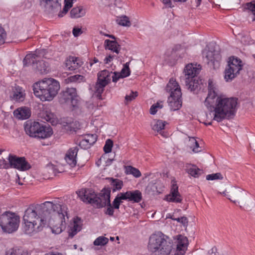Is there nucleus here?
<instances>
[{
    "instance_id": "46",
    "label": "nucleus",
    "mask_w": 255,
    "mask_h": 255,
    "mask_svg": "<svg viewBox=\"0 0 255 255\" xmlns=\"http://www.w3.org/2000/svg\"><path fill=\"white\" fill-rule=\"evenodd\" d=\"M206 178L207 180H222L223 177L220 173H216L207 175Z\"/></svg>"
},
{
    "instance_id": "26",
    "label": "nucleus",
    "mask_w": 255,
    "mask_h": 255,
    "mask_svg": "<svg viewBox=\"0 0 255 255\" xmlns=\"http://www.w3.org/2000/svg\"><path fill=\"white\" fill-rule=\"evenodd\" d=\"M10 99L12 101L21 102L24 99V94L22 92V88L19 86L12 87Z\"/></svg>"
},
{
    "instance_id": "50",
    "label": "nucleus",
    "mask_w": 255,
    "mask_h": 255,
    "mask_svg": "<svg viewBox=\"0 0 255 255\" xmlns=\"http://www.w3.org/2000/svg\"><path fill=\"white\" fill-rule=\"evenodd\" d=\"M173 220H175L177 221L179 223H181L184 226H187L188 225V219L186 217H181L180 218H174L173 217H170Z\"/></svg>"
},
{
    "instance_id": "37",
    "label": "nucleus",
    "mask_w": 255,
    "mask_h": 255,
    "mask_svg": "<svg viewBox=\"0 0 255 255\" xmlns=\"http://www.w3.org/2000/svg\"><path fill=\"white\" fill-rule=\"evenodd\" d=\"M107 85L97 80L95 86V94L99 99H102V94Z\"/></svg>"
},
{
    "instance_id": "3",
    "label": "nucleus",
    "mask_w": 255,
    "mask_h": 255,
    "mask_svg": "<svg viewBox=\"0 0 255 255\" xmlns=\"http://www.w3.org/2000/svg\"><path fill=\"white\" fill-rule=\"evenodd\" d=\"M60 86L58 81L52 78H44L33 85L34 94L43 101H51L57 94Z\"/></svg>"
},
{
    "instance_id": "2",
    "label": "nucleus",
    "mask_w": 255,
    "mask_h": 255,
    "mask_svg": "<svg viewBox=\"0 0 255 255\" xmlns=\"http://www.w3.org/2000/svg\"><path fill=\"white\" fill-rule=\"evenodd\" d=\"M207 108L214 112V120L220 122L226 118L233 115L235 112L237 99L223 98L218 96V89L213 81H208V94L204 102Z\"/></svg>"
},
{
    "instance_id": "55",
    "label": "nucleus",
    "mask_w": 255,
    "mask_h": 255,
    "mask_svg": "<svg viewBox=\"0 0 255 255\" xmlns=\"http://www.w3.org/2000/svg\"><path fill=\"white\" fill-rule=\"evenodd\" d=\"M82 33L81 28L74 27L73 29V34L75 37H77Z\"/></svg>"
},
{
    "instance_id": "28",
    "label": "nucleus",
    "mask_w": 255,
    "mask_h": 255,
    "mask_svg": "<svg viewBox=\"0 0 255 255\" xmlns=\"http://www.w3.org/2000/svg\"><path fill=\"white\" fill-rule=\"evenodd\" d=\"M185 167L186 172L195 178H198L203 173V171L195 165L187 164Z\"/></svg>"
},
{
    "instance_id": "60",
    "label": "nucleus",
    "mask_w": 255,
    "mask_h": 255,
    "mask_svg": "<svg viewBox=\"0 0 255 255\" xmlns=\"http://www.w3.org/2000/svg\"><path fill=\"white\" fill-rule=\"evenodd\" d=\"M52 115H47L46 117L45 118V119L47 122L52 123L53 122V120L52 118Z\"/></svg>"
},
{
    "instance_id": "16",
    "label": "nucleus",
    "mask_w": 255,
    "mask_h": 255,
    "mask_svg": "<svg viewBox=\"0 0 255 255\" xmlns=\"http://www.w3.org/2000/svg\"><path fill=\"white\" fill-rule=\"evenodd\" d=\"M40 2L49 13L57 12L61 9V5L59 0H40Z\"/></svg>"
},
{
    "instance_id": "62",
    "label": "nucleus",
    "mask_w": 255,
    "mask_h": 255,
    "mask_svg": "<svg viewBox=\"0 0 255 255\" xmlns=\"http://www.w3.org/2000/svg\"><path fill=\"white\" fill-rule=\"evenodd\" d=\"M121 0H115V5L120 7L121 6Z\"/></svg>"
},
{
    "instance_id": "18",
    "label": "nucleus",
    "mask_w": 255,
    "mask_h": 255,
    "mask_svg": "<svg viewBox=\"0 0 255 255\" xmlns=\"http://www.w3.org/2000/svg\"><path fill=\"white\" fill-rule=\"evenodd\" d=\"M76 97V89L74 88H68L61 93V101L62 103L70 102L73 104V101Z\"/></svg>"
},
{
    "instance_id": "11",
    "label": "nucleus",
    "mask_w": 255,
    "mask_h": 255,
    "mask_svg": "<svg viewBox=\"0 0 255 255\" xmlns=\"http://www.w3.org/2000/svg\"><path fill=\"white\" fill-rule=\"evenodd\" d=\"M188 246V240L187 237L181 235L177 236L175 242V246L172 242V249L170 255H185Z\"/></svg>"
},
{
    "instance_id": "58",
    "label": "nucleus",
    "mask_w": 255,
    "mask_h": 255,
    "mask_svg": "<svg viewBox=\"0 0 255 255\" xmlns=\"http://www.w3.org/2000/svg\"><path fill=\"white\" fill-rule=\"evenodd\" d=\"M114 56H112L111 55H109L108 57H106L105 59V62L106 63H109L113 59Z\"/></svg>"
},
{
    "instance_id": "30",
    "label": "nucleus",
    "mask_w": 255,
    "mask_h": 255,
    "mask_svg": "<svg viewBox=\"0 0 255 255\" xmlns=\"http://www.w3.org/2000/svg\"><path fill=\"white\" fill-rule=\"evenodd\" d=\"M104 45L106 49L110 50L117 54L119 53L121 46L116 40L106 39L105 41Z\"/></svg>"
},
{
    "instance_id": "39",
    "label": "nucleus",
    "mask_w": 255,
    "mask_h": 255,
    "mask_svg": "<svg viewBox=\"0 0 255 255\" xmlns=\"http://www.w3.org/2000/svg\"><path fill=\"white\" fill-rule=\"evenodd\" d=\"M126 168V173L127 174H132L135 177L138 178L141 176V174L140 171L131 166H127L125 167Z\"/></svg>"
},
{
    "instance_id": "61",
    "label": "nucleus",
    "mask_w": 255,
    "mask_h": 255,
    "mask_svg": "<svg viewBox=\"0 0 255 255\" xmlns=\"http://www.w3.org/2000/svg\"><path fill=\"white\" fill-rule=\"evenodd\" d=\"M49 255H63L62 253L57 252H49Z\"/></svg>"
},
{
    "instance_id": "1",
    "label": "nucleus",
    "mask_w": 255,
    "mask_h": 255,
    "mask_svg": "<svg viewBox=\"0 0 255 255\" xmlns=\"http://www.w3.org/2000/svg\"><path fill=\"white\" fill-rule=\"evenodd\" d=\"M68 219L67 208L55 201H46L30 205L24 212L23 221L44 223L50 226L52 232L59 234L65 228V217Z\"/></svg>"
},
{
    "instance_id": "27",
    "label": "nucleus",
    "mask_w": 255,
    "mask_h": 255,
    "mask_svg": "<svg viewBox=\"0 0 255 255\" xmlns=\"http://www.w3.org/2000/svg\"><path fill=\"white\" fill-rule=\"evenodd\" d=\"M14 116L19 120H26L31 115V112L29 108L22 107L15 110L13 112Z\"/></svg>"
},
{
    "instance_id": "49",
    "label": "nucleus",
    "mask_w": 255,
    "mask_h": 255,
    "mask_svg": "<svg viewBox=\"0 0 255 255\" xmlns=\"http://www.w3.org/2000/svg\"><path fill=\"white\" fill-rule=\"evenodd\" d=\"M77 123L76 122H72L69 124H67L65 126V128L70 131H76V129L78 128L77 127Z\"/></svg>"
},
{
    "instance_id": "21",
    "label": "nucleus",
    "mask_w": 255,
    "mask_h": 255,
    "mask_svg": "<svg viewBox=\"0 0 255 255\" xmlns=\"http://www.w3.org/2000/svg\"><path fill=\"white\" fill-rule=\"evenodd\" d=\"M78 151V147L71 148L67 152L65 160L71 167H74L77 164L76 156Z\"/></svg>"
},
{
    "instance_id": "20",
    "label": "nucleus",
    "mask_w": 255,
    "mask_h": 255,
    "mask_svg": "<svg viewBox=\"0 0 255 255\" xmlns=\"http://www.w3.org/2000/svg\"><path fill=\"white\" fill-rule=\"evenodd\" d=\"M82 221L81 219L76 217L73 219V223H71L68 227V235L69 237L72 238L77 233L82 229Z\"/></svg>"
},
{
    "instance_id": "56",
    "label": "nucleus",
    "mask_w": 255,
    "mask_h": 255,
    "mask_svg": "<svg viewBox=\"0 0 255 255\" xmlns=\"http://www.w3.org/2000/svg\"><path fill=\"white\" fill-rule=\"evenodd\" d=\"M202 0H191V3L195 7H198L201 3Z\"/></svg>"
},
{
    "instance_id": "31",
    "label": "nucleus",
    "mask_w": 255,
    "mask_h": 255,
    "mask_svg": "<svg viewBox=\"0 0 255 255\" xmlns=\"http://www.w3.org/2000/svg\"><path fill=\"white\" fill-rule=\"evenodd\" d=\"M33 68L35 70L36 72L40 74L47 73L49 71L48 64L43 60H38L36 62V65Z\"/></svg>"
},
{
    "instance_id": "40",
    "label": "nucleus",
    "mask_w": 255,
    "mask_h": 255,
    "mask_svg": "<svg viewBox=\"0 0 255 255\" xmlns=\"http://www.w3.org/2000/svg\"><path fill=\"white\" fill-rule=\"evenodd\" d=\"M74 0H64L65 5L62 11H60L58 14L59 17H63L68 11V10L72 7L73 5V1Z\"/></svg>"
},
{
    "instance_id": "36",
    "label": "nucleus",
    "mask_w": 255,
    "mask_h": 255,
    "mask_svg": "<svg viewBox=\"0 0 255 255\" xmlns=\"http://www.w3.org/2000/svg\"><path fill=\"white\" fill-rule=\"evenodd\" d=\"M112 72H110L108 70H104L101 71L98 74L97 80L101 81L102 83L108 84L111 81V74Z\"/></svg>"
},
{
    "instance_id": "38",
    "label": "nucleus",
    "mask_w": 255,
    "mask_h": 255,
    "mask_svg": "<svg viewBox=\"0 0 255 255\" xmlns=\"http://www.w3.org/2000/svg\"><path fill=\"white\" fill-rule=\"evenodd\" d=\"M245 8L248 10L250 15H252L253 21H255V1L247 3Z\"/></svg>"
},
{
    "instance_id": "9",
    "label": "nucleus",
    "mask_w": 255,
    "mask_h": 255,
    "mask_svg": "<svg viewBox=\"0 0 255 255\" xmlns=\"http://www.w3.org/2000/svg\"><path fill=\"white\" fill-rule=\"evenodd\" d=\"M242 68V61L238 58L230 57L227 67L225 70V79L227 82L231 81L239 74Z\"/></svg>"
},
{
    "instance_id": "29",
    "label": "nucleus",
    "mask_w": 255,
    "mask_h": 255,
    "mask_svg": "<svg viewBox=\"0 0 255 255\" xmlns=\"http://www.w3.org/2000/svg\"><path fill=\"white\" fill-rule=\"evenodd\" d=\"M166 122L162 120H154L151 124L152 129L158 132H159L163 137H167V135L162 131L164 128Z\"/></svg>"
},
{
    "instance_id": "19",
    "label": "nucleus",
    "mask_w": 255,
    "mask_h": 255,
    "mask_svg": "<svg viewBox=\"0 0 255 255\" xmlns=\"http://www.w3.org/2000/svg\"><path fill=\"white\" fill-rule=\"evenodd\" d=\"M178 188L177 184L173 183L170 194L166 196L165 200L168 202L181 203L182 199L178 192Z\"/></svg>"
},
{
    "instance_id": "54",
    "label": "nucleus",
    "mask_w": 255,
    "mask_h": 255,
    "mask_svg": "<svg viewBox=\"0 0 255 255\" xmlns=\"http://www.w3.org/2000/svg\"><path fill=\"white\" fill-rule=\"evenodd\" d=\"M114 75L112 76V80L113 82H117V81L120 78H123L122 75L119 72H114Z\"/></svg>"
},
{
    "instance_id": "17",
    "label": "nucleus",
    "mask_w": 255,
    "mask_h": 255,
    "mask_svg": "<svg viewBox=\"0 0 255 255\" xmlns=\"http://www.w3.org/2000/svg\"><path fill=\"white\" fill-rule=\"evenodd\" d=\"M83 64V62L78 57L69 56L64 63V66L66 70L74 71L78 69Z\"/></svg>"
},
{
    "instance_id": "24",
    "label": "nucleus",
    "mask_w": 255,
    "mask_h": 255,
    "mask_svg": "<svg viewBox=\"0 0 255 255\" xmlns=\"http://www.w3.org/2000/svg\"><path fill=\"white\" fill-rule=\"evenodd\" d=\"M181 96L177 97L176 95H170L168 98V102L169 106L171 111L178 110L182 106Z\"/></svg>"
},
{
    "instance_id": "7",
    "label": "nucleus",
    "mask_w": 255,
    "mask_h": 255,
    "mask_svg": "<svg viewBox=\"0 0 255 255\" xmlns=\"http://www.w3.org/2000/svg\"><path fill=\"white\" fill-rule=\"evenodd\" d=\"M208 64L214 69L218 68L220 66V62L221 60L220 48L218 45L215 43H211L207 46L203 52Z\"/></svg>"
},
{
    "instance_id": "14",
    "label": "nucleus",
    "mask_w": 255,
    "mask_h": 255,
    "mask_svg": "<svg viewBox=\"0 0 255 255\" xmlns=\"http://www.w3.org/2000/svg\"><path fill=\"white\" fill-rule=\"evenodd\" d=\"M7 159L10 163V168H15L20 171H26L31 168L30 164L24 157H17L10 154Z\"/></svg>"
},
{
    "instance_id": "34",
    "label": "nucleus",
    "mask_w": 255,
    "mask_h": 255,
    "mask_svg": "<svg viewBox=\"0 0 255 255\" xmlns=\"http://www.w3.org/2000/svg\"><path fill=\"white\" fill-rule=\"evenodd\" d=\"M107 180H109L111 186L109 188L111 190L112 189L113 192L121 190L123 186V182L119 179L107 178Z\"/></svg>"
},
{
    "instance_id": "5",
    "label": "nucleus",
    "mask_w": 255,
    "mask_h": 255,
    "mask_svg": "<svg viewBox=\"0 0 255 255\" xmlns=\"http://www.w3.org/2000/svg\"><path fill=\"white\" fill-rule=\"evenodd\" d=\"M24 130L30 136L39 139L47 138L53 134L51 127L36 122H27L24 125Z\"/></svg>"
},
{
    "instance_id": "43",
    "label": "nucleus",
    "mask_w": 255,
    "mask_h": 255,
    "mask_svg": "<svg viewBox=\"0 0 255 255\" xmlns=\"http://www.w3.org/2000/svg\"><path fill=\"white\" fill-rule=\"evenodd\" d=\"M108 238L103 236H100L95 240L94 245L95 246H104L108 243Z\"/></svg>"
},
{
    "instance_id": "35",
    "label": "nucleus",
    "mask_w": 255,
    "mask_h": 255,
    "mask_svg": "<svg viewBox=\"0 0 255 255\" xmlns=\"http://www.w3.org/2000/svg\"><path fill=\"white\" fill-rule=\"evenodd\" d=\"M197 77L193 78H185V84L188 89L191 91L195 90L199 85V81Z\"/></svg>"
},
{
    "instance_id": "23",
    "label": "nucleus",
    "mask_w": 255,
    "mask_h": 255,
    "mask_svg": "<svg viewBox=\"0 0 255 255\" xmlns=\"http://www.w3.org/2000/svg\"><path fill=\"white\" fill-rule=\"evenodd\" d=\"M166 90L167 92L170 93V95L173 94V95H176L177 97L181 96L182 95L179 85L175 80L173 78H171L169 80L166 86Z\"/></svg>"
},
{
    "instance_id": "44",
    "label": "nucleus",
    "mask_w": 255,
    "mask_h": 255,
    "mask_svg": "<svg viewBox=\"0 0 255 255\" xmlns=\"http://www.w3.org/2000/svg\"><path fill=\"white\" fill-rule=\"evenodd\" d=\"M113 146V141L111 139H108L104 146V151L106 153H108L111 152Z\"/></svg>"
},
{
    "instance_id": "42",
    "label": "nucleus",
    "mask_w": 255,
    "mask_h": 255,
    "mask_svg": "<svg viewBox=\"0 0 255 255\" xmlns=\"http://www.w3.org/2000/svg\"><path fill=\"white\" fill-rule=\"evenodd\" d=\"M130 62H127L124 65V67L120 73L123 78L127 77L130 75V71L129 68Z\"/></svg>"
},
{
    "instance_id": "10",
    "label": "nucleus",
    "mask_w": 255,
    "mask_h": 255,
    "mask_svg": "<svg viewBox=\"0 0 255 255\" xmlns=\"http://www.w3.org/2000/svg\"><path fill=\"white\" fill-rule=\"evenodd\" d=\"M228 199L231 202L245 204L247 203L248 193L245 190L238 187H231L229 189Z\"/></svg>"
},
{
    "instance_id": "47",
    "label": "nucleus",
    "mask_w": 255,
    "mask_h": 255,
    "mask_svg": "<svg viewBox=\"0 0 255 255\" xmlns=\"http://www.w3.org/2000/svg\"><path fill=\"white\" fill-rule=\"evenodd\" d=\"M163 107L162 105L160 104L159 102H157L156 104L152 105L150 108V114L151 115H155L158 109H161Z\"/></svg>"
},
{
    "instance_id": "53",
    "label": "nucleus",
    "mask_w": 255,
    "mask_h": 255,
    "mask_svg": "<svg viewBox=\"0 0 255 255\" xmlns=\"http://www.w3.org/2000/svg\"><path fill=\"white\" fill-rule=\"evenodd\" d=\"M191 148L192 149V151L196 153L199 152L201 150V148L199 147V143L197 141L196 142L193 146L191 145Z\"/></svg>"
},
{
    "instance_id": "22",
    "label": "nucleus",
    "mask_w": 255,
    "mask_h": 255,
    "mask_svg": "<svg viewBox=\"0 0 255 255\" xmlns=\"http://www.w3.org/2000/svg\"><path fill=\"white\" fill-rule=\"evenodd\" d=\"M201 70V66L200 65L188 64L184 69V73L185 78H193L197 77V75Z\"/></svg>"
},
{
    "instance_id": "64",
    "label": "nucleus",
    "mask_w": 255,
    "mask_h": 255,
    "mask_svg": "<svg viewBox=\"0 0 255 255\" xmlns=\"http://www.w3.org/2000/svg\"><path fill=\"white\" fill-rule=\"evenodd\" d=\"M228 191H225L224 192H223L222 193H220L221 194H222L223 195H224L225 196H226L227 198H228V193H227Z\"/></svg>"
},
{
    "instance_id": "13",
    "label": "nucleus",
    "mask_w": 255,
    "mask_h": 255,
    "mask_svg": "<svg viewBox=\"0 0 255 255\" xmlns=\"http://www.w3.org/2000/svg\"><path fill=\"white\" fill-rule=\"evenodd\" d=\"M81 199L84 202L91 204L95 207H97V201L101 199L103 196V190L98 196L95 192L91 189H82L77 193Z\"/></svg>"
},
{
    "instance_id": "25",
    "label": "nucleus",
    "mask_w": 255,
    "mask_h": 255,
    "mask_svg": "<svg viewBox=\"0 0 255 255\" xmlns=\"http://www.w3.org/2000/svg\"><path fill=\"white\" fill-rule=\"evenodd\" d=\"M97 139V135L96 134H87L80 141L79 145L81 146H84L87 148L90 147L94 144Z\"/></svg>"
},
{
    "instance_id": "63",
    "label": "nucleus",
    "mask_w": 255,
    "mask_h": 255,
    "mask_svg": "<svg viewBox=\"0 0 255 255\" xmlns=\"http://www.w3.org/2000/svg\"><path fill=\"white\" fill-rule=\"evenodd\" d=\"M106 36H108V37H109L112 39H115V36H114L113 35H109V34H106L105 35Z\"/></svg>"
},
{
    "instance_id": "32",
    "label": "nucleus",
    "mask_w": 255,
    "mask_h": 255,
    "mask_svg": "<svg viewBox=\"0 0 255 255\" xmlns=\"http://www.w3.org/2000/svg\"><path fill=\"white\" fill-rule=\"evenodd\" d=\"M39 51H36L34 53L27 54L23 60L24 64L26 65L32 64L34 68L36 65V62L38 61L37 58L39 56Z\"/></svg>"
},
{
    "instance_id": "48",
    "label": "nucleus",
    "mask_w": 255,
    "mask_h": 255,
    "mask_svg": "<svg viewBox=\"0 0 255 255\" xmlns=\"http://www.w3.org/2000/svg\"><path fill=\"white\" fill-rule=\"evenodd\" d=\"M84 76L81 75H75L74 76H71L68 78L69 81L71 82H74L77 81H81L84 80Z\"/></svg>"
},
{
    "instance_id": "15",
    "label": "nucleus",
    "mask_w": 255,
    "mask_h": 255,
    "mask_svg": "<svg viewBox=\"0 0 255 255\" xmlns=\"http://www.w3.org/2000/svg\"><path fill=\"white\" fill-rule=\"evenodd\" d=\"M24 225L23 226V232L27 235H32L41 231L44 227L46 225L44 223L40 224L39 223L33 222L31 221H23Z\"/></svg>"
},
{
    "instance_id": "57",
    "label": "nucleus",
    "mask_w": 255,
    "mask_h": 255,
    "mask_svg": "<svg viewBox=\"0 0 255 255\" xmlns=\"http://www.w3.org/2000/svg\"><path fill=\"white\" fill-rule=\"evenodd\" d=\"M196 141H197V140H196V139L194 137L190 138V139L189 140V146L191 147V145L193 146Z\"/></svg>"
},
{
    "instance_id": "4",
    "label": "nucleus",
    "mask_w": 255,
    "mask_h": 255,
    "mask_svg": "<svg viewBox=\"0 0 255 255\" xmlns=\"http://www.w3.org/2000/svg\"><path fill=\"white\" fill-rule=\"evenodd\" d=\"M148 249L160 255H170L172 242L168 237L160 232L153 234L149 239Z\"/></svg>"
},
{
    "instance_id": "45",
    "label": "nucleus",
    "mask_w": 255,
    "mask_h": 255,
    "mask_svg": "<svg viewBox=\"0 0 255 255\" xmlns=\"http://www.w3.org/2000/svg\"><path fill=\"white\" fill-rule=\"evenodd\" d=\"M138 96L137 92L131 91L129 95H127L125 97V103L128 104L129 102L134 100Z\"/></svg>"
},
{
    "instance_id": "41",
    "label": "nucleus",
    "mask_w": 255,
    "mask_h": 255,
    "mask_svg": "<svg viewBox=\"0 0 255 255\" xmlns=\"http://www.w3.org/2000/svg\"><path fill=\"white\" fill-rule=\"evenodd\" d=\"M117 23L122 26L129 27L131 25V22L129 18L126 16H122L117 19Z\"/></svg>"
},
{
    "instance_id": "8",
    "label": "nucleus",
    "mask_w": 255,
    "mask_h": 255,
    "mask_svg": "<svg viewBox=\"0 0 255 255\" xmlns=\"http://www.w3.org/2000/svg\"><path fill=\"white\" fill-rule=\"evenodd\" d=\"M141 192L138 190L128 191L126 192L119 193L115 198L113 204L116 209H119L123 200H126L132 203H139L142 200Z\"/></svg>"
},
{
    "instance_id": "33",
    "label": "nucleus",
    "mask_w": 255,
    "mask_h": 255,
    "mask_svg": "<svg viewBox=\"0 0 255 255\" xmlns=\"http://www.w3.org/2000/svg\"><path fill=\"white\" fill-rule=\"evenodd\" d=\"M86 9L82 6L73 8L70 14L71 18H78L84 16L86 14Z\"/></svg>"
},
{
    "instance_id": "12",
    "label": "nucleus",
    "mask_w": 255,
    "mask_h": 255,
    "mask_svg": "<svg viewBox=\"0 0 255 255\" xmlns=\"http://www.w3.org/2000/svg\"><path fill=\"white\" fill-rule=\"evenodd\" d=\"M111 190L110 188H104L103 189V196L100 200L97 201V208H101L105 206H107V209L105 212V214L110 216L114 215V210L115 209L114 206H112L110 201Z\"/></svg>"
},
{
    "instance_id": "6",
    "label": "nucleus",
    "mask_w": 255,
    "mask_h": 255,
    "mask_svg": "<svg viewBox=\"0 0 255 255\" xmlns=\"http://www.w3.org/2000/svg\"><path fill=\"white\" fill-rule=\"evenodd\" d=\"M20 222L19 216L11 212H5L0 216V226L2 231L7 233L16 231Z\"/></svg>"
},
{
    "instance_id": "59",
    "label": "nucleus",
    "mask_w": 255,
    "mask_h": 255,
    "mask_svg": "<svg viewBox=\"0 0 255 255\" xmlns=\"http://www.w3.org/2000/svg\"><path fill=\"white\" fill-rule=\"evenodd\" d=\"M162 2L164 4L167 5L169 7H172L173 6L170 0H162Z\"/></svg>"
},
{
    "instance_id": "52",
    "label": "nucleus",
    "mask_w": 255,
    "mask_h": 255,
    "mask_svg": "<svg viewBox=\"0 0 255 255\" xmlns=\"http://www.w3.org/2000/svg\"><path fill=\"white\" fill-rule=\"evenodd\" d=\"M6 33L3 28L0 27V45L4 43Z\"/></svg>"
},
{
    "instance_id": "51",
    "label": "nucleus",
    "mask_w": 255,
    "mask_h": 255,
    "mask_svg": "<svg viewBox=\"0 0 255 255\" xmlns=\"http://www.w3.org/2000/svg\"><path fill=\"white\" fill-rule=\"evenodd\" d=\"M10 163H7L3 158L0 159V169H8L10 168Z\"/></svg>"
}]
</instances>
